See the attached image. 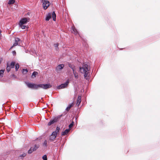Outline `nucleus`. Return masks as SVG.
Masks as SVG:
<instances>
[{"label":"nucleus","mask_w":160,"mask_h":160,"mask_svg":"<svg viewBox=\"0 0 160 160\" xmlns=\"http://www.w3.org/2000/svg\"><path fill=\"white\" fill-rule=\"evenodd\" d=\"M52 87V85L50 84H41V88L44 89H47L50 88Z\"/></svg>","instance_id":"obj_5"},{"label":"nucleus","mask_w":160,"mask_h":160,"mask_svg":"<svg viewBox=\"0 0 160 160\" xmlns=\"http://www.w3.org/2000/svg\"><path fill=\"white\" fill-rule=\"evenodd\" d=\"M28 71L27 69H23L22 73L24 74H26L28 72Z\"/></svg>","instance_id":"obj_26"},{"label":"nucleus","mask_w":160,"mask_h":160,"mask_svg":"<svg viewBox=\"0 0 160 160\" xmlns=\"http://www.w3.org/2000/svg\"><path fill=\"white\" fill-rule=\"evenodd\" d=\"M39 147V145L38 144H35L34 147H31L30 149L28 151V154H31L33 151H36Z\"/></svg>","instance_id":"obj_4"},{"label":"nucleus","mask_w":160,"mask_h":160,"mask_svg":"<svg viewBox=\"0 0 160 160\" xmlns=\"http://www.w3.org/2000/svg\"><path fill=\"white\" fill-rule=\"evenodd\" d=\"M54 45H55V47H57L58 46V44H55Z\"/></svg>","instance_id":"obj_37"},{"label":"nucleus","mask_w":160,"mask_h":160,"mask_svg":"<svg viewBox=\"0 0 160 160\" xmlns=\"http://www.w3.org/2000/svg\"><path fill=\"white\" fill-rule=\"evenodd\" d=\"M43 145L46 147L47 146V141L46 140H45L43 143Z\"/></svg>","instance_id":"obj_33"},{"label":"nucleus","mask_w":160,"mask_h":160,"mask_svg":"<svg viewBox=\"0 0 160 160\" xmlns=\"http://www.w3.org/2000/svg\"><path fill=\"white\" fill-rule=\"evenodd\" d=\"M52 120L53 121L54 123L56 122L58 120V117L55 118Z\"/></svg>","instance_id":"obj_30"},{"label":"nucleus","mask_w":160,"mask_h":160,"mask_svg":"<svg viewBox=\"0 0 160 160\" xmlns=\"http://www.w3.org/2000/svg\"><path fill=\"white\" fill-rule=\"evenodd\" d=\"M64 67V65L63 64H60L58 65L56 68V70L57 71H59L61 69H63Z\"/></svg>","instance_id":"obj_8"},{"label":"nucleus","mask_w":160,"mask_h":160,"mask_svg":"<svg viewBox=\"0 0 160 160\" xmlns=\"http://www.w3.org/2000/svg\"><path fill=\"white\" fill-rule=\"evenodd\" d=\"M70 131V129H66L64 132L62 133V135L64 136L67 134Z\"/></svg>","instance_id":"obj_11"},{"label":"nucleus","mask_w":160,"mask_h":160,"mask_svg":"<svg viewBox=\"0 0 160 160\" xmlns=\"http://www.w3.org/2000/svg\"><path fill=\"white\" fill-rule=\"evenodd\" d=\"M72 32L74 33L75 34H77V33H78V32H77V30L76 29L75 27H72Z\"/></svg>","instance_id":"obj_14"},{"label":"nucleus","mask_w":160,"mask_h":160,"mask_svg":"<svg viewBox=\"0 0 160 160\" xmlns=\"http://www.w3.org/2000/svg\"><path fill=\"white\" fill-rule=\"evenodd\" d=\"M38 74V72H34L32 74V78L35 77H36V76Z\"/></svg>","instance_id":"obj_21"},{"label":"nucleus","mask_w":160,"mask_h":160,"mask_svg":"<svg viewBox=\"0 0 160 160\" xmlns=\"http://www.w3.org/2000/svg\"><path fill=\"white\" fill-rule=\"evenodd\" d=\"M69 66L70 68L72 69L73 71H75L76 68L74 65L71 64H69Z\"/></svg>","instance_id":"obj_19"},{"label":"nucleus","mask_w":160,"mask_h":160,"mask_svg":"<svg viewBox=\"0 0 160 160\" xmlns=\"http://www.w3.org/2000/svg\"><path fill=\"white\" fill-rule=\"evenodd\" d=\"M26 155V154L25 153H24L23 154H22V155L20 156L21 157H25Z\"/></svg>","instance_id":"obj_35"},{"label":"nucleus","mask_w":160,"mask_h":160,"mask_svg":"<svg viewBox=\"0 0 160 160\" xmlns=\"http://www.w3.org/2000/svg\"><path fill=\"white\" fill-rule=\"evenodd\" d=\"M39 88H41V84H34L33 89H38Z\"/></svg>","instance_id":"obj_13"},{"label":"nucleus","mask_w":160,"mask_h":160,"mask_svg":"<svg viewBox=\"0 0 160 160\" xmlns=\"http://www.w3.org/2000/svg\"><path fill=\"white\" fill-rule=\"evenodd\" d=\"M43 160H47V157L46 155H44L42 157Z\"/></svg>","instance_id":"obj_31"},{"label":"nucleus","mask_w":160,"mask_h":160,"mask_svg":"<svg viewBox=\"0 0 160 160\" xmlns=\"http://www.w3.org/2000/svg\"><path fill=\"white\" fill-rule=\"evenodd\" d=\"M51 15L53 21H55L56 20V15L55 12H53Z\"/></svg>","instance_id":"obj_16"},{"label":"nucleus","mask_w":160,"mask_h":160,"mask_svg":"<svg viewBox=\"0 0 160 160\" xmlns=\"http://www.w3.org/2000/svg\"><path fill=\"white\" fill-rule=\"evenodd\" d=\"M19 65L17 63L15 65V69L16 71L18 70V69L19 68Z\"/></svg>","instance_id":"obj_28"},{"label":"nucleus","mask_w":160,"mask_h":160,"mask_svg":"<svg viewBox=\"0 0 160 160\" xmlns=\"http://www.w3.org/2000/svg\"><path fill=\"white\" fill-rule=\"evenodd\" d=\"M29 18H24L21 19L19 21V25H24L29 21Z\"/></svg>","instance_id":"obj_2"},{"label":"nucleus","mask_w":160,"mask_h":160,"mask_svg":"<svg viewBox=\"0 0 160 160\" xmlns=\"http://www.w3.org/2000/svg\"><path fill=\"white\" fill-rule=\"evenodd\" d=\"M57 134L56 132H53L50 137V139L51 140H53L56 138Z\"/></svg>","instance_id":"obj_7"},{"label":"nucleus","mask_w":160,"mask_h":160,"mask_svg":"<svg viewBox=\"0 0 160 160\" xmlns=\"http://www.w3.org/2000/svg\"><path fill=\"white\" fill-rule=\"evenodd\" d=\"M73 73L74 75V77L76 78H78V73L75 71H73Z\"/></svg>","instance_id":"obj_20"},{"label":"nucleus","mask_w":160,"mask_h":160,"mask_svg":"<svg viewBox=\"0 0 160 160\" xmlns=\"http://www.w3.org/2000/svg\"><path fill=\"white\" fill-rule=\"evenodd\" d=\"M88 66L87 64H84L82 67L80 68V72L84 74V77L85 78L88 76Z\"/></svg>","instance_id":"obj_1"},{"label":"nucleus","mask_w":160,"mask_h":160,"mask_svg":"<svg viewBox=\"0 0 160 160\" xmlns=\"http://www.w3.org/2000/svg\"><path fill=\"white\" fill-rule=\"evenodd\" d=\"M34 83H27V85L28 86V87L29 88L32 89H33L34 85Z\"/></svg>","instance_id":"obj_10"},{"label":"nucleus","mask_w":160,"mask_h":160,"mask_svg":"<svg viewBox=\"0 0 160 160\" xmlns=\"http://www.w3.org/2000/svg\"><path fill=\"white\" fill-rule=\"evenodd\" d=\"M73 105V103H72L68 105V107L67 108L66 110L67 111H68L70 108Z\"/></svg>","instance_id":"obj_15"},{"label":"nucleus","mask_w":160,"mask_h":160,"mask_svg":"<svg viewBox=\"0 0 160 160\" xmlns=\"http://www.w3.org/2000/svg\"><path fill=\"white\" fill-rule=\"evenodd\" d=\"M81 97L80 96H78V97L77 101V105L78 107L79 105L81 102Z\"/></svg>","instance_id":"obj_9"},{"label":"nucleus","mask_w":160,"mask_h":160,"mask_svg":"<svg viewBox=\"0 0 160 160\" xmlns=\"http://www.w3.org/2000/svg\"><path fill=\"white\" fill-rule=\"evenodd\" d=\"M41 2L43 3V7L44 9H47L50 5L49 2L47 0H44Z\"/></svg>","instance_id":"obj_3"},{"label":"nucleus","mask_w":160,"mask_h":160,"mask_svg":"<svg viewBox=\"0 0 160 160\" xmlns=\"http://www.w3.org/2000/svg\"><path fill=\"white\" fill-rule=\"evenodd\" d=\"M15 43H16L18 44H19V45L20 42V40L19 38H15Z\"/></svg>","instance_id":"obj_18"},{"label":"nucleus","mask_w":160,"mask_h":160,"mask_svg":"<svg viewBox=\"0 0 160 160\" xmlns=\"http://www.w3.org/2000/svg\"><path fill=\"white\" fill-rule=\"evenodd\" d=\"M19 44H18L16 43L15 42L12 45V47L11 48H12L13 47H15V46H16L17 45H18Z\"/></svg>","instance_id":"obj_34"},{"label":"nucleus","mask_w":160,"mask_h":160,"mask_svg":"<svg viewBox=\"0 0 160 160\" xmlns=\"http://www.w3.org/2000/svg\"><path fill=\"white\" fill-rule=\"evenodd\" d=\"M68 81H67L65 83L62 84L58 86V88L59 89H62L66 88L68 86Z\"/></svg>","instance_id":"obj_6"},{"label":"nucleus","mask_w":160,"mask_h":160,"mask_svg":"<svg viewBox=\"0 0 160 160\" xmlns=\"http://www.w3.org/2000/svg\"><path fill=\"white\" fill-rule=\"evenodd\" d=\"M11 70V68L10 67V65L8 64H7V71L8 72H9Z\"/></svg>","instance_id":"obj_24"},{"label":"nucleus","mask_w":160,"mask_h":160,"mask_svg":"<svg viewBox=\"0 0 160 160\" xmlns=\"http://www.w3.org/2000/svg\"><path fill=\"white\" fill-rule=\"evenodd\" d=\"M60 130V128L59 127H57L56 128V129L55 131H54V132H56V133L57 134L58 133Z\"/></svg>","instance_id":"obj_27"},{"label":"nucleus","mask_w":160,"mask_h":160,"mask_svg":"<svg viewBox=\"0 0 160 160\" xmlns=\"http://www.w3.org/2000/svg\"><path fill=\"white\" fill-rule=\"evenodd\" d=\"M19 26L22 29H25L27 28V26L24 25H19Z\"/></svg>","instance_id":"obj_23"},{"label":"nucleus","mask_w":160,"mask_h":160,"mask_svg":"<svg viewBox=\"0 0 160 160\" xmlns=\"http://www.w3.org/2000/svg\"><path fill=\"white\" fill-rule=\"evenodd\" d=\"M54 122H53V121L52 120H51L48 123V126H50L52 124L54 123Z\"/></svg>","instance_id":"obj_29"},{"label":"nucleus","mask_w":160,"mask_h":160,"mask_svg":"<svg viewBox=\"0 0 160 160\" xmlns=\"http://www.w3.org/2000/svg\"><path fill=\"white\" fill-rule=\"evenodd\" d=\"M15 2V0H9L8 4H12L14 3Z\"/></svg>","instance_id":"obj_22"},{"label":"nucleus","mask_w":160,"mask_h":160,"mask_svg":"<svg viewBox=\"0 0 160 160\" xmlns=\"http://www.w3.org/2000/svg\"><path fill=\"white\" fill-rule=\"evenodd\" d=\"M4 70H0V78H1L3 76Z\"/></svg>","instance_id":"obj_17"},{"label":"nucleus","mask_w":160,"mask_h":160,"mask_svg":"<svg viewBox=\"0 0 160 160\" xmlns=\"http://www.w3.org/2000/svg\"><path fill=\"white\" fill-rule=\"evenodd\" d=\"M52 16V15L51 13H48V15L47 16L46 18V20L48 21L51 18Z\"/></svg>","instance_id":"obj_12"},{"label":"nucleus","mask_w":160,"mask_h":160,"mask_svg":"<svg viewBox=\"0 0 160 160\" xmlns=\"http://www.w3.org/2000/svg\"><path fill=\"white\" fill-rule=\"evenodd\" d=\"M15 62H12L10 64V67L12 68H14Z\"/></svg>","instance_id":"obj_25"},{"label":"nucleus","mask_w":160,"mask_h":160,"mask_svg":"<svg viewBox=\"0 0 160 160\" xmlns=\"http://www.w3.org/2000/svg\"><path fill=\"white\" fill-rule=\"evenodd\" d=\"M12 53L14 55H15L16 54V52L15 51H12Z\"/></svg>","instance_id":"obj_36"},{"label":"nucleus","mask_w":160,"mask_h":160,"mask_svg":"<svg viewBox=\"0 0 160 160\" xmlns=\"http://www.w3.org/2000/svg\"><path fill=\"white\" fill-rule=\"evenodd\" d=\"M73 122H72V123L70 124L69 125V127L70 128H71L73 126Z\"/></svg>","instance_id":"obj_32"}]
</instances>
